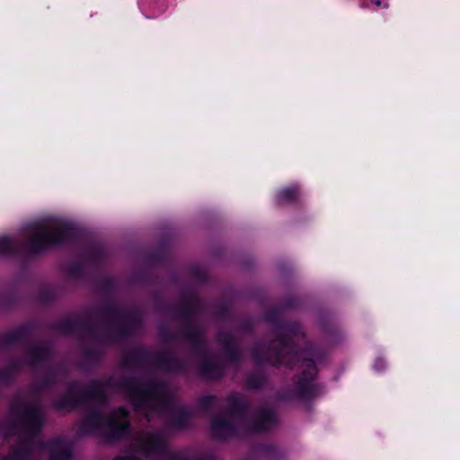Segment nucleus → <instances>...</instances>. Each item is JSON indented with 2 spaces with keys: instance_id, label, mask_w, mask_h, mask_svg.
I'll list each match as a JSON object with an SVG mask.
<instances>
[{
  "instance_id": "f257e3e1",
  "label": "nucleus",
  "mask_w": 460,
  "mask_h": 460,
  "mask_svg": "<svg viewBox=\"0 0 460 460\" xmlns=\"http://www.w3.org/2000/svg\"><path fill=\"white\" fill-rule=\"evenodd\" d=\"M68 223L57 217L43 218L32 224L25 236L30 248L35 252L60 243L66 235Z\"/></svg>"
},
{
  "instance_id": "f03ea898",
  "label": "nucleus",
  "mask_w": 460,
  "mask_h": 460,
  "mask_svg": "<svg viewBox=\"0 0 460 460\" xmlns=\"http://www.w3.org/2000/svg\"><path fill=\"white\" fill-rule=\"evenodd\" d=\"M84 426L89 432L119 436L128 428L127 412L119 409L110 417L94 413L86 418Z\"/></svg>"
},
{
  "instance_id": "7ed1b4c3",
  "label": "nucleus",
  "mask_w": 460,
  "mask_h": 460,
  "mask_svg": "<svg viewBox=\"0 0 460 460\" xmlns=\"http://www.w3.org/2000/svg\"><path fill=\"white\" fill-rule=\"evenodd\" d=\"M164 439L160 434L145 433L137 438V450L144 455L160 452L164 447Z\"/></svg>"
},
{
  "instance_id": "20e7f679",
  "label": "nucleus",
  "mask_w": 460,
  "mask_h": 460,
  "mask_svg": "<svg viewBox=\"0 0 460 460\" xmlns=\"http://www.w3.org/2000/svg\"><path fill=\"white\" fill-rule=\"evenodd\" d=\"M300 358L301 355H298V352L293 350L289 342L283 341L281 342L280 350L277 352V358L272 359V363L291 365V360Z\"/></svg>"
},
{
  "instance_id": "39448f33",
  "label": "nucleus",
  "mask_w": 460,
  "mask_h": 460,
  "mask_svg": "<svg viewBox=\"0 0 460 460\" xmlns=\"http://www.w3.org/2000/svg\"><path fill=\"white\" fill-rule=\"evenodd\" d=\"M42 422V417L38 410H30L23 417L24 429L29 433L36 432Z\"/></svg>"
},
{
  "instance_id": "423d86ee",
  "label": "nucleus",
  "mask_w": 460,
  "mask_h": 460,
  "mask_svg": "<svg viewBox=\"0 0 460 460\" xmlns=\"http://www.w3.org/2000/svg\"><path fill=\"white\" fill-rule=\"evenodd\" d=\"M301 367L304 369V376L302 378L301 385L304 390H308L310 386L307 387L305 383L314 377L316 374V367L313 360L308 358H303L301 361Z\"/></svg>"
},
{
  "instance_id": "0eeeda50",
  "label": "nucleus",
  "mask_w": 460,
  "mask_h": 460,
  "mask_svg": "<svg viewBox=\"0 0 460 460\" xmlns=\"http://www.w3.org/2000/svg\"><path fill=\"white\" fill-rule=\"evenodd\" d=\"M297 193L298 188L296 186L284 188L278 194V200L279 202L290 201L296 197Z\"/></svg>"
},
{
  "instance_id": "6e6552de",
  "label": "nucleus",
  "mask_w": 460,
  "mask_h": 460,
  "mask_svg": "<svg viewBox=\"0 0 460 460\" xmlns=\"http://www.w3.org/2000/svg\"><path fill=\"white\" fill-rule=\"evenodd\" d=\"M15 244L16 242L13 237L6 235L0 236V255L6 254L13 251Z\"/></svg>"
},
{
  "instance_id": "1a4fd4ad",
  "label": "nucleus",
  "mask_w": 460,
  "mask_h": 460,
  "mask_svg": "<svg viewBox=\"0 0 460 460\" xmlns=\"http://www.w3.org/2000/svg\"><path fill=\"white\" fill-rule=\"evenodd\" d=\"M367 8L374 11H378L388 7V2L386 0H370L366 5Z\"/></svg>"
},
{
  "instance_id": "9d476101",
  "label": "nucleus",
  "mask_w": 460,
  "mask_h": 460,
  "mask_svg": "<svg viewBox=\"0 0 460 460\" xmlns=\"http://www.w3.org/2000/svg\"><path fill=\"white\" fill-rule=\"evenodd\" d=\"M385 362L383 358H376L374 364V367L376 370L379 371L385 368Z\"/></svg>"
},
{
  "instance_id": "9b49d317",
  "label": "nucleus",
  "mask_w": 460,
  "mask_h": 460,
  "mask_svg": "<svg viewBox=\"0 0 460 460\" xmlns=\"http://www.w3.org/2000/svg\"><path fill=\"white\" fill-rule=\"evenodd\" d=\"M225 425H226V423H225L224 421H222V420L220 419H216L214 421H213V428L216 429V430H220L221 429H223L225 427Z\"/></svg>"
},
{
  "instance_id": "f8f14e48",
  "label": "nucleus",
  "mask_w": 460,
  "mask_h": 460,
  "mask_svg": "<svg viewBox=\"0 0 460 460\" xmlns=\"http://www.w3.org/2000/svg\"><path fill=\"white\" fill-rule=\"evenodd\" d=\"M68 456H66L65 454H60V453H55L52 456V460H65L66 458H67Z\"/></svg>"
},
{
  "instance_id": "ddd939ff",
  "label": "nucleus",
  "mask_w": 460,
  "mask_h": 460,
  "mask_svg": "<svg viewBox=\"0 0 460 460\" xmlns=\"http://www.w3.org/2000/svg\"><path fill=\"white\" fill-rule=\"evenodd\" d=\"M116 460H138V459H136L132 456H123V457L117 458Z\"/></svg>"
}]
</instances>
